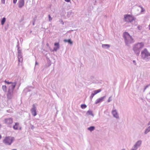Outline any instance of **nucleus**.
<instances>
[{"mask_svg":"<svg viewBox=\"0 0 150 150\" xmlns=\"http://www.w3.org/2000/svg\"><path fill=\"white\" fill-rule=\"evenodd\" d=\"M144 44L143 42L138 43L134 44L133 47V50L135 54L137 56L139 54L140 51L144 47Z\"/></svg>","mask_w":150,"mask_h":150,"instance_id":"f03ea898","label":"nucleus"},{"mask_svg":"<svg viewBox=\"0 0 150 150\" xmlns=\"http://www.w3.org/2000/svg\"><path fill=\"white\" fill-rule=\"evenodd\" d=\"M148 86H148L147 85L145 87V88H144V91L146 89V88L148 87Z\"/></svg>","mask_w":150,"mask_h":150,"instance_id":"c9c22d12","label":"nucleus"},{"mask_svg":"<svg viewBox=\"0 0 150 150\" xmlns=\"http://www.w3.org/2000/svg\"><path fill=\"white\" fill-rule=\"evenodd\" d=\"M3 143L6 145H9V137H6L3 140Z\"/></svg>","mask_w":150,"mask_h":150,"instance_id":"f8f14e48","label":"nucleus"},{"mask_svg":"<svg viewBox=\"0 0 150 150\" xmlns=\"http://www.w3.org/2000/svg\"><path fill=\"white\" fill-rule=\"evenodd\" d=\"M112 113L114 117L117 119L119 118L118 114L116 109L113 110L112 111Z\"/></svg>","mask_w":150,"mask_h":150,"instance_id":"1a4fd4ad","label":"nucleus"},{"mask_svg":"<svg viewBox=\"0 0 150 150\" xmlns=\"http://www.w3.org/2000/svg\"><path fill=\"white\" fill-rule=\"evenodd\" d=\"M32 108L30 110V111L32 115L34 116H35L37 114L36 111V107L35 104H33L32 105Z\"/></svg>","mask_w":150,"mask_h":150,"instance_id":"6e6552de","label":"nucleus"},{"mask_svg":"<svg viewBox=\"0 0 150 150\" xmlns=\"http://www.w3.org/2000/svg\"><path fill=\"white\" fill-rule=\"evenodd\" d=\"M94 95H95L93 93H92L90 97L91 100L92 99Z\"/></svg>","mask_w":150,"mask_h":150,"instance_id":"cd10ccee","label":"nucleus"},{"mask_svg":"<svg viewBox=\"0 0 150 150\" xmlns=\"http://www.w3.org/2000/svg\"><path fill=\"white\" fill-rule=\"evenodd\" d=\"M64 42H68L71 45H72L73 44L71 40V39H68V40H67V39H65L64 40Z\"/></svg>","mask_w":150,"mask_h":150,"instance_id":"a211bd4d","label":"nucleus"},{"mask_svg":"<svg viewBox=\"0 0 150 150\" xmlns=\"http://www.w3.org/2000/svg\"><path fill=\"white\" fill-rule=\"evenodd\" d=\"M49 21L50 22L52 20V18L51 17L50 15H48Z\"/></svg>","mask_w":150,"mask_h":150,"instance_id":"bb28decb","label":"nucleus"},{"mask_svg":"<svg viewBox=\"0 0 150 150\" xmlns=\"http://www.w3.org/2000/svg\"><path fill=\"white\" fill-rule=\"evenodd\" d=\"M1 135H0V139H1Z\"/></svg>","mask_w":150,"mask_h":150,"instance_id":"de8ad7c7","label":"nucleus"},{"mask_svg":"<svg viewBox=\"0 0 150 150\" xmlns=\"http://www.w3.org/2000/svg\"><path fill=\"white\" fill-rule=\"evenodd\" d=\"M59 22H60V23H62V25H64V22H63V21L62 20H60V21H59Z\"/></svg>","mask_w":150,"mask_h":150,"instance_id":"7c9ffc66","label":"nucleus"},{"mask_svg":"<svg viewBox=\"0 0 150 150\" xmlns=\"http://www.w3.org/2000/svg\"><path fill=\"white\" fill-rule=\"evenodd\" d=\"M64 0L65 1H66L67 2H69L70 1V0Z\"/></svg>","mask_w":150,"mask_h":150,"instance_id":"58836bf2","label":"nucleus"},{"mask_svg":"<svg viewBox=\"0 0 150 150\" xmlns=\"http://www.w3.org/2000/svg\"><path fill=\"white\" fill-rule=\"evenodd\" d=\"M24 4V0H19L18 3V7L20 8H22Z\"/></svg>","mask_w":150,"mask_h":150,"instance_id":"ddd939ff","label":"nucleus"},{"mask_svg":"<svg viewBox=\"0 0 150 150\" xmlns=\"http://www.w3.org/2000/svg\"><path fill=\"white\" fill-rule=\"evenodd\" d=\"M105 97L106 96H104L100 98L97 99L96 101L95 104H98V103L102 102L103 100L105 98Z\"/></svg>","mask_w":150,"mask_h":150,"instance_id":"9b49d317","label":"nucleus"},{"mask_svg":"<svg viewBox=\"0 0 150 150\" xmlns=\"http://www.w3.org/2000/svg\"><path fill=\"white\" fill-rule=\"evenodd\" d=\"M34 128H35V127H34V125H31V129L32 130H33V129Z\"/></svg>","mask_w":150,"mask_h":150,"instance_id":"72a5a7b5","label":"nucleus"},{"mask_svg":"<svg viewBox=\"0 0 150 150\" xmlns=\"http://www.w3.org/2000/svg\"><path fill=\"white\" fill-rule=\"evenodd\" d=\"M141 8V12H143L145 11L144 9L143 8V7L142 6H140Z\"/></svg>","mask_w":150,"mask_h":150,"instance_id":"c756f323","label":"nucleus"},{"mask_svg":"<svg viewBox=\"0 0 150 150\" xmlns=\"http://www.w3.org/2000/svg\"><path fill=\"white\" fill-rule=\"evenodd\" d=\"M47 45V46H49V44H48V43H47V44H46Z\"/></svg>","mask_w":150,"mask_h":150,"instance_id":"a18cd8bd","label":"nucleus"},{"mask_svg":"<svg viewBox=\"0 0 150 150\" xmlns=\"http://www.w3.org/2000/svg\"><path fill=\"white\" fill-rule=\"evenodd\" d=\"M95 128V127L94 126H92L88 127V129L90 132H92L94 130Z\"/></svg>","mask_w":150,"mask_h":150,"instance_id":"6ab92c4d","label":"nucleus"},{"mask_svg":"<svg viewBox=\"0 0 150 150\" xmlns=\"http://www.w3.org/2000/svg\"><path fill=\"white\" fill-rule=\"evenodd\" d=\"M13 128L15 130L19 129L21 130L22 128L20 126L19 123L18 122L15 123V125L13 126Z\"/></svg>","mask_w":150,"mask_h":150,"instance_id":"9d476101","label":"nucleus"},{"mask_svg":"<svg viewBox=\"0 0 150 150\" xmlns=\"http://www.w3.org/2000/svg\"><path fill=\"white\" fill-rule=\"evenodd\" d=\"M86 114H88L89 115H91V116H93V117L94 116V115L92 113V112L90 110H88L87 113Z\"/></svg>","mask_w":150,"mask_h":150,"instance_id":"412c9836","label":"nucleus"},{"mask_svg":"<svg viewBox=\"0 0 150 150\" xmlns=\"http://www.w3.org/2000/svg\"><path fill=\"white\" fill-rule=\"evenodd\" d=\"M142 142L141 140H139L137 141L130 150H137L138 147L141 145Z\"/></svg>","mask_w":150,"mask_h":150,"instance_id":"39448f33","label":"nucleus"},{"mask_svg":"<svg viewBox=\"0 0 150 150\" xmlns=\"http://www.w3.org/2000/svg\"><path fill=\"white\" fill-rule=\"evenodd\" d=\"M133 63L135 65H136L137 64H136V61L135 60H133Z\"/></svg>","mask_w":150,"mask_h":150,"instance_id":"2f4dec72","label":"nucleus"},{"mask_svg":"<svg viewBox=\"0 0 150 150\" xmlns=\"http://www.w3.org/2000/svg\"><path fill=\"white\" fill-rule=\"evenodd\" d=\"M72 13V12H69L68 13V14H67V16H68L69 17H70V15H71Z\"/></svg>","mask_w":150,"mask_h":150,"instance_id":"c85d7f7f","label":"nucleus"},{"mask_svg":"<svg viewBox=\"0 0 150 150\" xmlns=\"http://www.w3.org/2000/svg\"><path fill=\"white\" fill-rule=\"evenodd\" d=\"M102 47L104 48H108L110 47V45L108 44H103L102 45Z\"/></svg>","mask_w":150,"mask_h":150,"instance_id":"2eb2a0df","label":"nucleus"},{"mask_svg":"<svg viewBox=\"0 0 150 150\" xmlns=\"http://www.w3.org/2000/svg\"><path fill=\"white\" fill-rule=\"evenodd\" d=\"M14 138L13 137H11L10 138V140H11V142H10V145L14 141Z\"/></svg>","mask_w":150,"mask_h":150,"instance_id":"b1692460","label":"nucleus"},{"mask_svg":"<svg viewBox=\"0 0 150 150\" xmlns=\"http://www.w3.org/2000/svg\"><path fill=\"white\" fill-rule=\"evenodd\" d=\"M38 64V63L37 62H35V65H36Z\"/></svg>","mask_w":150,"mask_h":150,"instance_id":"a19ab883","label":"nucleus"},{"mask_svg":"<svg viewBox=\"0 0 150 150\" xmlns=\"http://www.w3.org/2000/svg\"><path fill=\"white\" fill-rule=\"evenodd\" d=\"M9 93V89H8V94H7V97H8V94Z\"/></svg>","mask_w":150,"mask_h":150,"instance_id":"ea45409f","label":"nucleus"},{"mask_svg":"<svg viewBox=\"0 0 150 150\" xmlns=\"http://www.w3.org/2000/svg\"><path fill=\"white\" fill-rule=\"evenodd\" d=\"M33 25H34V22L33 23Z\"/></svg>","mask_w":150,"mask_h":150,"instance_id":"c03bdc74","label":"nucleus"},{"mask_svg":"<svg viewBox=\"0 0 150 150\" xmlns=\"http://www.w3.org/2000/svg\"><path fill=\"white\" fill-rule=\"evenodd\" d=\"M3 90L5 92L7 91V87L6 86H3L2 87Z\"/></svg>","mask_w":150,"mask_h":150,"instance_id":"4be33fe9","label":"nucleus"},{"mask_svg":"<svg viewBox=\"0 0 150 150\" xmlns=\"http://www.w3.org/2000/svg\"><path fill=\"white\" fill-rule=\"evenodd\" d=\"M135 18L129 15H125L124 16V20L127 22H131L134 20Z\"/></svg>","mask_w":150,"mask_h":150,"instance_id":"20e7f679","label":"nucleus"},{"mask_svg":"<svg viewBox=\"0 0 150 150\" xmlns=\"http://www.w3.org/2000/svg\"><path fill=\"white\" fill-rule=\"evenodd\" d=\"M87 107L86 105L84 104H82L81 105V107L82 109H85Z\"/></svg>","mask_w":150,"mask_h":150,"instance_id":"393cba45","label":"nucleus"},{"mask_svg":"<svg viewBox=\"0 0 150 150\" xmlns=\"http://www.w3.org/2000/svg\"><path fill=\"white\" fill-rule=\"evenodd\" d=\"M5 82L6 83H7V84H9V82H8V81H5Z\"/></svg>","mask_w":150,"mask_h":150,"instance_id":"4c0bfd02","label":"nucleus"},{"mask_svg":"<svg viewBox=\"0 0 150 150\" xmlns=\"http://www.w3.org/2000/svg\"><path fill=\"white\" fill-rule=\"evenodd\" d=\"M123 37L124 39L125 44L127 46H129L130 44L134 42V39L127 32H125L123 33Z\"/></svg>","mask_w":150,"mask_h":150,"instance_id":"f257e3e1","label":"nucleus"},{"mask_svg":"<svg viewBox=\"0 0 150 150\" xmlns=\"http://www.w3.org/2000/svg\"><path fill=\"white\" fill-rule=\"evenodd\" d=\"M150 131V126L148 127L147 128H146L145 131H144V134H147Z\"/></svg>","mask_w":150,"mask_h":150,"instance_id":"dca6fc26","label":"nucleus"},{"mask_svg":"<svg viewBox=\"0 0 150 150\" xmlns=\"http://www.w3.org/2000/svg\"><path fill=\"white\" fill-rule=\"evenodd\" d=\"M10 120L11 119V118H10Z\"/></svg>","mask_w":150,"mask_h":150,"instance_id":"09e8293b","label":"nucleus"},{"mask_svg":"<svg viewBox=\"0 0 150 150\" xmlns=\"http://www.w3.org/2000/svg\"><path fill=\"white\" fill-rule=\"evenodd\" d=\"M112 96H110L107 102L108 103L110 102L112 100Z\"/></svg>","mask_w":150,"mask_h":150,"instance_id":"a878e982","label":"nucleus"},{"mask_svg":"<svg viewBox=\"0 0 150 150\" xmlns=\"http://www.w3.org/2000/svg\"><path fill=\"white\" fill-rule=\"evenodd\" d=\"M6 21V18L5 17L3 18L1 20V24L2 25H4Z\"/></svg>","mask_w":150,"mask_h":150,"instance_id":"f3484780","label":"nucleus"},{"mask_svg":"<svg viewBox=\"0 0 150 150\" xmlns=\"http://www.w3.org/2000/svg\"><path fill=\"white\" fill-rule=\"evenodd\" d=\"M18 47V61L19 63H22L23 61L22 58V54L21 51L19 49V47L18 45L17 46Z\"/></svg>","mask_w":150,"mask_h":150,"instance_id":"423d86ee","label":"nucleus"},{"mask_svg":"<svg viewBox=\"0 0 150 150\" xmlns=\"http://www.w3.org/2000/svg\"><path fill=\"white\" fill-rule=\"evenodd\" d=\"M101 90L100 89L97 90H96L94 91L93 92V93L95 95L98 93L100 92L101 91Z\"/></svg>","mask_w":150,"mask_h":150,"instance_id":"aec40b11","label":"nucleus"},{"mask_svg":"<svg viewBox=\"0 0 150 150\" xmlns=\"http://www.w3.org/2000/svg\"><path fill=\"white\" fill-rule=\"evenodd\" d=\"M150 125V121H149V123L148 124V125Z\"/></svg>","mask_w":150,"mask_h":150,"instance_id":"79ce46f5","label":"nucleus"},{"mask_svg":"<svg viewBox=\"0 0 150 150\" xmlns=\"http://www.w3.org/2000/svg\"><path fill=\"white\" fill-rule=\"evenodd\" d=\"M138 28L139 29V30L140 29V27L138 26Z\"/></svg>","mask_w":150,"mask_h":150,"instance_id":"37998d69","label":"nucleus"},{"mask_svg":"<svg viewBox=\"0 0 150 150\" xmlns=\"http://www.w3.org/2000/svg\"><path fill=\"white\" fill-rule=\"evenodd\" d=\"M1 3L3 4H4L5 3V0H1Z\"/></svg>","mask_w":150,"mask_h":150,"instance_id":"473e14b6","label":"nucleus"},{"mask_svg":"<svg viewBox=\"0 0 150 150\" xmlns=\"http://www.w3.org/2000/svg\"><path fill=\"white\" fill-rule=\"evenodd\" d=\"M8 25L7 26H6L5 27V30H6L8 28Z\"/></svg>","mask_w":150,"mask_h":150,"instance_id":"e433bc0d","label":"nucleus"},{"mask_svg":"<svg viewBox=\"0 0 150 150\" xmlns=\"http://www.w3.org/2000/svg\"><path fill=\"white\" fill-rule=\"evenodd\" d=\"M16 83L10 82V98L13 95V90L16 86Z\"/></svg>","mask_w":150,"mask_h":150,"instance_id":"0eeeda50","label":"nucleus"},{"mask_svg":"<svg viewBox=\"0 0 150 150\" xmlns=\"http://www.w3.org/2000/svg\"><path fill=\"white\" fill-rule=\"evenodd\" d=\"M141 57L142 59L145 61L150 60V53L145 48L141 51Z\"/></svg>","mask_w":150,"mask_h":150,"instance_id":"7ed1b4c3","label":"nucleus"},{"mask_svg":"<svg viewBox=\"0 0 150 150\" xmlns=\"http://www.w3.org/2000/svg\"><path fill=\"white\" fill-rule=\"evenodd\" d=\"M54 46L55 47L54 48V51H56L57 50L59 49L60 46L59 43V42L55 43L54 44Z\"/></svg>","mask_w":150,"mask_h":150,"instance_id":"4468645a","label":"nucleus"},{"mask_svg":"<svg viewBox=\"0 0 150 150\" xmlns=\"http://www.w3.org/2000/svg\"><path fill=\"white\" fill-rule=\"evenodd\" d=\"M121 150H126L125 149H122Z\"/></svg>","mask_w":150,"mask_h":150,"instance_id":"49530a36","label":"nucleus"},{"mask_svg":"<svg viewBox=\"0 0 150 150\" xmlns=\"http://www.w3.org/2000/svg\"><path fill=\"white\" fill-rule=\"evenodd\" d=\"M17 0H13V3L14 4L16 3Z\"/></svg>","mask_w":150,"mask_h":150,"instance_id":"f704fd0d","label":"nucleus"},{"mask_svg":"<svg viewBox=\"0 0 150 150\" xmlns=\"http://www.w3.org/2000/svg\"><path fill=\"white\" fill-rule=\"evenodd\" d=\"M9 122V118L6 119L4 120V122L6 124H8Z\"/></svg>","mask_w":150,"mask_h":150,"instance_id":"5701e85b","label":"nucleus"}]
</instances>
